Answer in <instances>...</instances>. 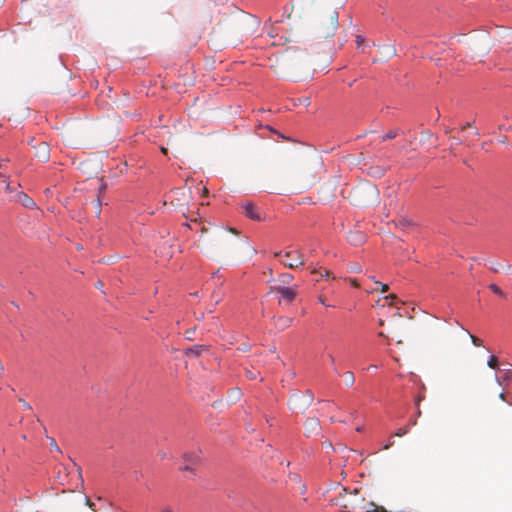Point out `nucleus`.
Returning <instances> with one entry per match:
<instances>
[{
	"label": "nucleus",
	"instance_id": "1",
	"mask_svg": "<svg viewBox=\"0 0 512 512\" xmlns=\"http://www.w3.org/2000/svg\"><path fill=\"white\" fill-rule=\"evenodd\" d=\"M292 12L309 21L312 46L317 55L331 61L335 54L334 36L339 27V15L331 0H295Z\"/></svg>",
	"mask_w": 512,
	"mask_h": 512
},
{
	"label": "nucleus",
	"instance_id": "2",
	"mask_svg": "<svg viewBox=\"0 0 512 512\" xmlns=\"http://www.w3.org/2000/svg\"><path fill=\"white\" fill-rule=\"evenodd\" d=\"M166 199L170 201V204L180 211L183 215L189 211L190 204L193 200L192 191L187 187H180L170 191L166 195Z\"/></svg>",
	"mask_w": 512,
	"mask_h": 512
},
{
	"label": "nucleus",
	"instance_id": "3",
	"mask_svg": "<svg viewBox=\"0 0 512 512\" xmlns=\"http://www.w3.org/2000/svg\"><path fill=\"white\" fill-rule=\"evenodd\" d=\"M303 59V54L296 51L287 49L278 58V66L275 67L276 72L284 73L287 70L294 68L300 64Z\"/></svg>",
	"mask_w": 512,
	"mask_h": 512
},
{
	"label": "nucleus",
	"instance_id": "4",
	"mask_svg": "<svg viewBox=\"0 0 512 512\" xmlns=\"http://www.w3.org/2000/svg\"><path fill=\"white\" fill-rule=\"evenodd\" d=\"M343 494H340L339 504L341 508H350L352 510L360 509L363 504V498L359 491L354 489L352 492H348L346 488H343Z\"/></svg>",
	"mask_w": 512,
	"mask_h": 512
},
{
	"label": "nucleus",
	"instance_id": "5",
	"mask_svg": "<svg viewBox=\"0 0 512 512\" xmlns=\"http://www.w3.org/2000/svg\"><path fill=\"white\" fill-rule=\"evenodd\" d=\"M181 460L183 465L179 467V470L196 475V469L201 464L200 453L197 451H186L181 455Z\"/></svg>",
	"mask_w": 512,
	"mask_h": 512
},
{
	"label": "nucleus",
	"instance_id": "6",
	"mask_svg": "<svg viewBox=\"0 0 512 512\" xmlns=\"http://www.w3.org/2000/svg\"><path fill=\"white\" fill-rule=\"evenodd\" d=\"M276 256L280 257V262L291 269H296L304 264V258L300 251L293 250L282 253H277Z\"/></svg>",
	"mask_w": 512,
	"mask_h": 512
},
{
	"label": "nucleus",
	"instance_id": "7",
	"mask_svg": "<svg viewBox=\"0 0 512 512\" xmlns=\"http://www.w3.org/2000/svg\"><path fill=\"white\" fill-rule=\"evenodd\" d=\"M273 289L281 295L280 300L283 299L288 303H291L295 299L297 292H298L297 285L290 286V287L278 285V286H275Z\"/></svg>",
	"mask_w": 512,
	"mask_h": 512
},
{
	"label": "nucleus",
	"instance_id": "8",
	"mask_svg": "<svg viewBox=\"0 0 512 512\" xmlns=\"http://www.w3.org/2000/svg\"><path fill=\"white\" fill-rule=\"evenodd\" d=\"M35 151V156L42 162H46L49 160L50 150L49 146L46 142L42 141L38 145H33Z\"/></svg>",
	"mask_w": 512,
	"mask_h": 512
},
{
	"label": "nucleus",
	"instance_id": "9",
	"mask_svg": "<svg viewBox=\"0 0 512 512\" xmlns=\"http://www.w3.org/2000/svg\"><path fill=\"white\" fill-rule=\"evenodd\" d=\"M378 48L380 53L379 61H388L396 55V49L393 44L381 45Z\"/></svg>",
	"mask_w": 512,
	"mask_h": 512
},
{
	"label": "nucleus",
	"instance_id": "10",
	"mask_svg": "<svg viewBox=\"0 0 512 512\" xmlns=\"http://www.w3.org/2000/svg\"><path fill=\"white\" fill-rule=\"evenodd\" d=\"M292 323V318L287 316H279L275 319V327L279 330H284L288 328Z\"/></svg>",
	"mask_w": 512,
	"mask_h": 512
},
{
	"label": "nucleus",
	"instance_id": "11",
	"mask_svg": "<svg viewBox=\"0 0 512 512\" xmlns=\"http://www.w3.org/2000/svg\"><path fill=\"white\" fill-rule=\"evenodd\" d=\"M360 509H363L365 512H388L383 506H378L374 502L363 501Z\"/></svg>",
	"mask_w": 512,
	"mask_h": 512
},
{
	"label": "nucleus",
	"instance_id": "12",
	"mask_svg": "<svg viewBox=\"0 0 512 512\" xmlns=\"http://www.w3.org/2000/svg\"><path fill=\"white\" fill-rule=\"evenodd\" d=\"M243 213L246 217L254 220L256 219L255 206L252 202H246L242 205Z\"/></svg>",
	"mask_w": 512,
	"mask_h": 512
},
{
	"label": "nucleus",
	"instance_id": "13",
	"mask_svg": "<svg viewBox=\"0 0 512 512\" xmlns=\"http://www.w3.org/2000/svg\"><path fill=\"white\" fill-rule=\"evenodd\" d=\"M301 399H303V408L308 407L314 399L312 391L307 390L303 396H298V395L294 396L295 401H299Z\"/></svg>",
	"mask_w": 512,
	"mask_h": 512
},
{
	"label": "nucleus",
	"instance_id": "14",
	"mask_svg": "<svg viewBox=\"0 0 512 512\" xmlns=\"http://www.w3.org/2000/svg\"><path fill=\"white\" fill-rule=\"evenodd\" d=\"M349 241L354 245L361 244L365 241V235L360 231L350 232Z\"/></svg>",
	"mask_w": 512,
	"mask_h": 512
},
{
	"label": "nucleus",
	"instance_id": "15",
	"mask_svg": "<svg viewBox=\"0 0 512 512\" xmlns=\"http://www.w3.org/2000/svg\"><path fill=\"white\" fill-rule=\"evenodd\" d=\"M204 349H205V348H204V346H202V345H195V346H193V347L187 348V349L185 350V354H186L187 356H189V355L199 356V355L202 353V351H203Z\"/></svg>",
	"mask_w": 512,
	"mask_h": 512
},
{
	"label": "nucleus",
	"instance_id": "16",
	"mask_svg": "<svg viewBox=\"0 0 512 512\" xmlns=\"http://www.w3.org/2000/svg\"><path fill=\"white\" fill-rule=\"evenodd\" d=\"M292 280H293L292 274L284 273L279 276L278 282L280 283L279 285L286 286V285L290 284L292 282Z\"/></svg>",
	"mask_w": 512,
	"mask_h": 512
},
{
	"label": "nucleus",
	"instance_id": "17",
	"mask_svg": "<svg viewBox=\"0 0 512 512\" xmlns=\"http://www.w3.org/2000/svg\"><path fill=\"white\" fill-rule=\"evenodd\" d=\"M258 130H261V133H258V136L264 137L265 132H273L278 135V137L283 138L282 135H280L277 131L273 130L270 126H262L261 124H258Z\"/></svg>",
	"mask_w": 512,
	"mask_h": 512
},
{
	"label": "nucleus",
	"instance_id": "18",
	"mask_svg": "<svg viewBox=\"0 0 512 512\" xmlns=\"http://www.w3.org/2000/svg\"><path fill=\"white\" fill-rule=\"evenodd\" d=\"M344 381L347 386H352L355 382L354 373L351 371H346L344 374Z\"/></svg>",
	"mask_w": 512,
	"mask_h": 512
},
{
	"label": "nucleus",
	"instance_id": "19",
	"mask_svg": "<svg viewBox=\"0 0 512 512\" xmlns=\"http://www.w3.org/2000/svg\"><path fill=\"white\" fill-rule=\"evenodd\" d=\"M306 426L309 427L311 431H315L319 428V421L316 418L308 419Z\"/></svg>",
	"mask_w": 512,
	"mask_h": 512
},
{
	"label": "nucleus",
	"instance_id": "20",
	"mask_svg": "<svg viewBox=\"0 0 512 512\" xmlns=\"http://www.w3.org/2000/svg\"><path fill=\"white\" fill-rule=\"evenodd\" d=\"M23 205L25 207H28V208H33L35 207V202L33 201V199H31L30 197H28L26 194H23Z\"/></svg>",
	"mask_w": 512,
	"mask_h": 512
},
{
	"label": "nucleus",
	"instance_id": "21",
	"mask_svg": "<svg viewBox=\"0 0 512 512\" xmlns=\"http://www.w3.org/2000/svg\"><path fill=\"white\" fill-rule=\"evenodd\" d=\"M489 289H490L493 293H495V294H497V295H499V296H501V297H504V296H505V294H504V292L502 291V289H501L500 287H498L496 284H490V285H489Z\"/></svg>",
	"mask_w": 512,
	"mask_h": 512
},
{
	"label": "nucleus",
	"instance_id": "22",
	"mask_svg": "<svg viewBox=\"0 0 512 512\" xmlns=\"http://www.w3.org/2000/svg\"><path fill=\"white\" fill-rule=\"evenodd\" d=\"M398 132L397 130H390L386 134L382 136V141L394 139L397 136Z\"/></svg>",
	"mask_w": 512,
	"mask_h": 512
},
{
	"label": "nucleus",
	"instance_id": "23",
	"mask_svg": "<svg viewBox=\"0 0 512 512\" xmlns=\"http://www.w3.org/2000/svg\"><path fill=\"white\" fill-rule=\"evenodd\" d=\"M487 365H488L490 368H492V369H496V368H497V366H498V359H497V357H496V356H494V355H492V356L490 357V359L488 360Z\"/></svg>",
	"mask_w": 512,
	"mask_h": 512
},
{
	"label": "nucleus",
	"instance_id": "24",
	"mask_svg": "<svg viewBox=\"0 0 512 512\" xmlns=\"http://www.w3.org/2000/svg\"><path fill=\"white\" fill-rule=\"evenodd\" d=\"M241 396V391L238 390V389H235L233 391H231L229 397L232 399V401H236L240 398Z\"/></svg>",
	"mask_w": 512,
	"mask_h": 512
},
{
	"label": "nucleus",
	"instance_id": "25",
	"mask_svg": "<svg viewBox=\"0 0 512 512\" xmlns=\"http://www.w3.org/2000/svg\"><path fill=\"white\" fill-rule=\"evenodd\" d=\"M409 431V428L408 427H402V428H399L396 432H395V436L397 437H402L404 435H406Z\"/></svg>",
	"mask_w": 512,
	"mask_h": 512
},
{
	"label": "nucleus",
	"instance_id": "26",
	"mask_svg": "<svg viewBox=\"0 0 512 512\" xmlns=\"http://www.w3.org/2000/svg\"><path fill=\"white\" fill-rule=\"evenodd\" d=\"M470 338H471L472 343H473L475 346H477V347L482 346L483 342H482V340H481V339H479V338H477L476 336L471 335V334H470Z\"/></svg>",
	"mask_w": 512,
	"mask_h": 512
},
{
	"label": "nucleus",
	"instance_id": "27",
	"mask_svg": "<svg viewBox=\"0 0 512 512\" xmlns=\"http://www.w3.org/2000/svg\"><path fill=\"white\" fill-rule=\"evenodd\" d=\"M374 282H375V284H376L378 287H380V292H381V293H384V292L388 291L389 287H388V285H387V284L381 283V282H379V281H374Z\"/></svg>",
	"mask_w": 512,
	"mask_h": 512
},
{
	"label": "nucleus",
	"instance_id": "28",
	"mask_svg": "<svg viewBox=\"0 0 512 512\" xmlns=\"http://www.w3.org/2000/svg\"><path fill=\"white\" fill-rule=\"evenodd\" d=\"M502 268V265L498 262L492 263L490 269L494 272H498V270Z\"/></svg>",
	"mask_w": 512,
	"mask_h": 512
},
{
	"label": "nucleus",
	"instance_id": "29",
	"mask_svg": "<svg viewBox=\"0 0 512 512\" xmlns=\"http://www.w3.org/2000/svg\"><path fill=\"white\" fill-rule=\"evenodd\" d=\"M50 445L52 448H54L57 452H61L59 446L57 445L54 438H50Z\"/></svg>",
	"mask_w": 512,
	"mask_h": 512
},
{
	"label": "nucleus",
	"instance_id": "30",
	"mask_svg": "<svg viewBox=\"0 0 512 512\" xmlns=\"http://www.w3.org/2000/svg\"><path fill=\"white\" fill-rule=\"evenodd\" d=\"M364 41H365V39L363 36H361V35L356 36V44L358 47L362 46Z\"/></svg>",
	"mask_w": 512,
	"mask_h": 512
},
{
	"label": "nucleus",
	"instance_id": "31",
	"mask_svg": "<svg viewBox=\"0 0 512 512\" xmlns=\"http://www.w3.org/2000/svg\"><path fill=\"white\" fill-rule=\"evenodd\" d=\"M85 503L86 505L95 511V504L87 497H85Z\"/></svg>",
	"mask_w": 512,
	"mask_h": 512
},
{
	"label": "nucleus",
	"instance_id": "32",
	"mask_svg": "<svg viewBox=\"0 0 512 512\" xmlns=\"http://www.w3.org/2000/svg\"><path fill=\"white\" fill-rule=\"evenodd\" d=\"M193 332H194V331H193L192 329H188V330H186V332H185V337H186V339H188V340H192Z\"/></svg>",
	"mask_w": 512,
	"mask_h": 512
},
{
	"label": "nucleus",
	"instance_id": "33",
	"mask_svg": "<svg viewBox=\"0 0 512 512\" xmlns=\"http://www.w3.org/2000/svg\"><path fill=\"white\" fill-rule=\"evenodd\" d=\"M263 30L267 33L268 37H274L276 34V33H274V30L268 29L266 27H264Z\"/></svg>",
	"mask_w": 512,
	"mask_h": 512
},
{
	"label": "nucleus",
	"instance_id": "34",
	"mask_svg": "<svg viewBox=\"0 0 512 512\" xmlns=\"http://www.w3.org/2000/svg\"><path fill=\"white\" fill-rule=\"evenodd\" d=\"M450 139L452 141V146L453 145H459V144L462 143V141L459 138L455 137V136L451 137Z\"/></svg>",
	"mask_w": 512,
	"mask_h": 512
},
{
	"label": "nucleus",
	"instance_id": "35",
	"mask_svg": "<svg viewBox=\"0 0 512 512\" xmlns=\"http://www.w3.org/2000/svg\"><path fill=\"white\" fill-rule=\"evenodd\" d=\"M251 346L250 345H247V344H242L240 347H238V350H241L243 352H246L248 350H250Z\"/></svg>",
	"mask_w": 512,
	"mask_h": 512
},
{
	"label": "nucleus",
	"instance_id": "36",
	"mask_svg": "<svg viewBox=\"0 0 512 512\" xmlns=\"http://www.w3.org/2000/svg\"><path fill=\"white\" fill-rule=\"evenodd\" d=\"M498 129H499V130L511 131V130H512V126L499 125V126H498Z\"/></svg>",
	"mask_w": 512,
	"mask_h": 512
},
{
	"label": "nucleus",
	"instance_id": "37",
	"mask_svg": "<svg viewBox=\"0 0 512 512\" xmlns=\"http://www.w3.org/2000/svg\"><path fill=\"white\" fill-rule=\"evenodd\" d=\"M504 380H512V371H508L505 376H504Z\"/></svg>",
	"mask_w": 512,
	"mask_h": 512
},
{
	"label": "nucleus",
	"instance_id": "38",
	"mask_svg": "<svg viewBox=\"0 0 512 512\" xmlns=\"http://www.w3.org/2000/svg\"><path fill=\"white\" fill-rule=\"evenodd\" d=\"M393 445H394V441L390 440V441H389V442H388V443L383 447V449H384V450H387V449H389V448H390L391 446H393Z\"/></svg>",
	"mask_w": 512,
	"mask_h": 512
},
{
	"label": "nucleus",
	"instance_id": "39",
	"mask_svg": "<svg viewBox=\"0 0 512 512\" xmlns=\"http://www.w3.org/2000/svg\"><path fill=\"white\" fill-rule=\"evenodd\" d=\"M469 127H472V123H471V122H468V123H466L465 125H463V126L461 127V131H464V130H466V129H467V128H469Z\"/></svg>",
	"mask_w": 512,
	"mask_h": 512
},
{
	"label": "nucleus",
	"instance_id": "40",
	"mask_svg": "<svg viewBox=\"0 0 512 512\" xmlns=\"http://www.w3.org/2000/svg\"><path fill=\"white\" fill-rule=\"evenodd\" d=\"M318 300H319V302H320L321 304H323V305H325V306H329L328 304H326L325 299H324V297H323L322 295H320V296H319Z\"/></svg>",
	"mask_w": 512,
	"mask_h": 512
},
{
	"label": "nucleus",
	"instance_id": "41",
	"mask_svg": "<svg viewBox=\"0 0 512 512\" xmlns=\"http://www.w3.org/2000/svg\"><path fill=\"white\" fill-rule=\"evenodd\" d=\"M20 402L23 404V406L26 408V409H31V406L25 402L23 399H20Z\"/></svg>",
	"mask_w": 512,
	"mask_h": 512
},
{
	"label": "nucleus",
	"instance_id": "42",
	"mask_svg": "<svg viewBox=\"0 0 512 512\" xmlns=\"http://www.w3.org/2000/svg\"><path fill=\"white\" fill-rule=\"evenodd\" d=\"M328 357H329V360H330L331 364L335 365V358H334V356L329 354Z\"/></svg>",
	"mask_w": 512,
	"mask_h": 512
},
{
	"label": "nucleus",
	"instance_id": "43",
	"mask_svg": "<svg viewBox=\"0 0 512 512\" xmlns=\"http://www.w3.org/2000/svg\"><path fill=\"white\" fill-rule=\"evenodd\" d=\"M499 141H500V143H502V144H507V137H506V136H503Z\"/></svg>",
	"mask_w": 512,
	"mask_h": 512
},
{
	"label": "nucleus",
	"instance_id": "44",
	"mask_svg": "<svg viewBox=\"0 0 512 512\" xmlns=\"http://www.w3.org/2000/svg\"><path fill=\"white\" fill-rule=\"evenodd\" d=\"M499 398L502 400V401H505L506 400V396L505 394L502 392L499 394Z\"/></svg>",
	"mask_w": 512,
	"mask_h": 512
},
{
	"label": "nucleus",
	"instance_id": "45",
	"mask_svg": "<svg viewBox=\"0 0 512 512\" xmlns=\"http://www.w3.org/2000/svg\"><path fill=\"white\" fill-rule=\"evenodd\" d=\"M416 423H417V420H416V419H411V420L409 421V424H410L411 426H415V425H416Z\"/></svg>",
	"mask_w": 512,
	"mask_h": 512
},
{
	"label": "nucleus",
	"instance_id": "46",
	"mask_svg": "<svg viewBox=\"0 0 512 512\" xmlns=\"http://www.w3.org/2000/svg\"><path fill=\"white\" fill-rule=\"evenodd\" d=\"M353 510L350 508H341L340 512H352Z\"/></svg>",
	"mask_w": 512,
	"mask_h": 512
},
{
	"label": "nucleus",
	"instance_id": "47",
	"mask_svg": "<svg viewBox=\"0 0 512 512\" xmlns=\"http://www.w3.org/2000/svg\"><path fill=\"white\" fill-rule=\"evenodd\" d=\"M507 271H509L511 269V265L509 263H505V265L503 266Z\"/></svg>",
	"mask_w": 512,
	"mask_h": 512
},
{
	"label": "nucleus",
	"instance_id": "48",
	"mask_svg": "<svg viewBox=\"0 0 512 512\" xmlns=\"http://www.w3.org/2000/svg\"><path fill=\"white\" fill-rule=\"evenodd\" d=\"M34 140H35V139H34V137H31V138L29 139V141H28V143H29L32 147H33V145H34V144H33Z\"/></svg>",
	"mask_w": 512,
	"mask_h": 512
},
{
	"label": "nucleus",
	"instance_id": "49",
	"mask_svg": "<svg viewBox=\"0 0 512 512\" xmlns=\"http://www.w3.org/2000/svg\"><path fill=\"white\" fill-rule=\"evenodd\" d=\"M385 298H386V299H388V298L395 299V298H396V296H395L394 294H390L389 296H386Z\"/></svg>",
	"mask_w": 512,
	"mask_h": 512
},
{
	"label": "nucleus",
	"instance_id": "50",
	"mask_svg": "<svg viewBox=\"0 0 512 512\" xmlns=\"http://www.w3.org/2000/svg\"><path fill=\"white\" fill-rule=\"evenodd\" d=\"M324 275H325L326 277H329V276H330V271H328V270H324Z\"/></svg>",
	"mask_w": 512,
	"mask_h": 512
},
{
	"label": "nucleus",
	"instance_id": "51",
	"mask_svg": "<svg viewBox=\"0 0 512 512\" xmlns=\"http://www.w3.org/2000/svg\"><path fill=\"white\" fill-rule=\"evenodd\" d=\"M247 375L252 379L253 378V373L251 371H247Z\"/></svg>",
	"mask_w": 512,
	"mask_h": 512
},
{
	"label": "nucleus",
	"instance_id": "52",
	"mask_svg": "<svg viewBox=\"0 0 512 512\" xmlns=\"http://www.w3.org/2000/svg\"><path fill=\"white\" fill-rule=\"evenodd\" d=\"M230 231H231L232 233H234V234H238V231H237L236 229H234V228H231V229H230Z\"/></svg>",
	"mask_w": 512,
	"mask_h": 512
},
{
	"label": "nucleus",
	"instance_id": "53",
	"mask_svg": "<svg viewBox=\"0 0 512 512\" xmlns=\"http://www.w3.org/2000/svg\"><path fill=\"white\" fill-rule=\"evenodd\" d=\"M371 192H377V189L374 186L370 187Z\"/></svg>",
	"mask_w": 512,
	"mask_h": 512
},
{
	"label": "nucleus",
	"instance_id": "54",
	"mask_svg": "<svg viewBox=\"0 0 512 512\" xmlns=\"http://www.w3.org/2000/svg\"><path fill=\"white\" fill-rule=\"evenodd\" d=\"M96 286H97L98 288H100V287L102 286V282H100V281H99V282H97Z\"/></svg>",
	"mask_w": 512,
	"mask_h": 512
},
{
	"label": "nucleus",
	"instance_id": "55",
	"mask_svg": "<svg viewBox=\"0 0 512 512\" xmlns=\"http://www.w3.org/2000/svg\"><path fill=\"white\" fill-rule=\"evenodd\" d=\"M311 273H312V274H316V273H318V271H317L316 269H313V270L311 271Z\"/></svg>",
	"mask_w": 512,
	"mask_h": 512
},
{
	"label": "nucleus",
	"instance_id": "56",
	"mask_svg": "<svg viewBox=\"0 0 512 512\" xmlns=\"http://www.w3.org/2000/svg\"><path fill=\"white\" fill-rule=\"evenodd\" d=\"M379 336H380V337H385V334H384L383 332H380V333H379Z\"/></svg>",
	"mask_w": 512,
	"mask_h": 512
},
{
	"label": "nucleus",
	"instance_id": "57",
	"mask_svg": "<svg viewBox=\"0 0 512 512\" xmlns=\"http://www.w3.org/2000/svg\"><path fill=\"white\" fill-rule=\"evenodd\" d=\"M162 152H163L164 154H166V153H167V149L162 148Z\"/></svg>",
	"mask_w": 512,
	"mask_h": 512
},
{
	"label": "nucleus",
	"instance_id": "58",
	"mask_svg": "<svg viewBox=\"0 0 512 512\" xmlns=\"http://www.w3.org/2000/svg\"><path fill=\"white\" fill-rule=\"evenodd\" d=\"M362 429H363L362 427H358V428H357V431H358V432H361V431H362Z\"/></svg>",
	"mask_w": 512,
	"mask_h": 512
},
{
	"label": "nucleus",
	"instance_id": "59",
	"mask_svg": "<svg viewBox=\"0 0 512 512\" xmlns=\"http://www.w3.org/2000/svg\"><path fill=\"white\" fill-rule=\"evenodd\" d=\"M3 160L0 161V168L3 166Z\"/></svg>",
	"mask_w": 512,
	"mask_h": 512
},
{
	"label": "nucleus",
	"instance_id": "60",
	"mask_svg": "<svg viewBox=\"0 0 512 512\" xmlns=\"http://www.w3.org/2000/svg\"><path fill=\"white\" fill-rule=\"evenodd\" d=\"M6 189H7V190H9V189H10V185H9V184H7V185H6Z\"/></svg>",
	"mask_w": 512,
	"mask_h": 512
},
{
	"label": "nucleus",
	"instance_id": "61",
	"mask_svg": "<svg viewBox=\"0 0 512 512\" xmlns=\"http://www.w3.org/2000/svg\"><path fill=\"white\" fill-rule=\"evenodd\" d=\"M334 371H335L337 374H339V372H338V370H337V368H336V367H334Z\"/></svg>",
	"mask_w": 512,
	"mask_h": 512
},
{
	"label": "nucleus",
	"instance_id": "62",
	"mask_svg": "<svg viewBox=\"0 0 512 512\" xmlns=\"http://www.w3.org/2000/svg\"><path fill=\"white\" fill-rule=\"evenodd\" d=\"M163 512H172L171 510H164Z\"/></svg>",
	"mask_w": 512,
	"mask_h": 512
}]
</instances>
